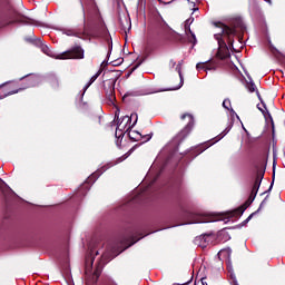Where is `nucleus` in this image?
I'll list each match as a JSON object with an SVG mask.
<instances>
[{
	"label": "nucleus",
	"instance_id": "nucleus-1",
	"mask_svg": "<svg viewBox=\"0 0 285 285\" xmlns=\"http://www.w3.org/2000/svg\"><path fill=\"white\" fill-rule=\"evenodd\" d=\"M80 4L83 14V31L79 33L72 29H63V35L83 39L86 32H106V22L101 17V12H99L97 2L95 0H80Z\"/></svg>",
	"mask_w": 285,
	"mask_h": 285
},
{
	"label": "nucleus",
	"instance_id": "nucleus-2",
	"mask_svg": "<svg viewBox=\"0 0 285 285\" xmlns=\"http://www.w3.org/2000/svg\"><path fill=\"white\" fill-rule=\"evenodd\" d=\"M215 28H220V33H216L214 37L218 41V50L216 53L217 59H220L224 61L225 59H230V50L228 49V46L233 48V43H235V35L237 32H244L246 30V26L244 24V21L239 18H236L229 22V24H226L224 22H214ZM222 37H227V43L226 40Z\"/></svg>",
	"mask_w": 285,
	"mask_h": 285
},
{
	"label": "nucleus",
	"instance_id": "nucleus-3",
	"mask_svg": "<svg viewBox=\"0 0 285 285\" xmlns=\"http://www.w3.org/2000/svg\"><path fill=\"white\" fill-rule=\"evenodd\" d=\"M254 168L256 170V177L247 200L238 208L226 212L225 217L222 216L219 219H233V217H240L246 212V208H248V206H250V204L255 202V197H257V193L259 191V187L262 186L264 175H266V163H264V160H258L254 164Z\"/></svg>",
	"mask_w": 285,
	"mask_h": 285
},
{
	"label": "nucleus",
	"instance_id": "nucleus-4",
	"mask_svg": "<svg viewBox=\"0 0 285 285\" xmlns=\"http://www.w3.org/2000/svg\"><path fill=\"white\" fill-rule=\"evenodd\" d=\"M7 10L0 13V28L12 26V23H24L26 26H38L39 22L17 11L10 0H4Z\"/></svg>",
	"mask_w": 285,
	"mask_h": 285
},
{
	"label": "nucleus",
	"instance_id": "nucleus-5",
	"mask_svg": "<svg viewBox=\"0 0 285 285\" xmlns=\"http://www.w3.org/2000/svg\"><path fill=\"white\" fill-rule=\"evenodd\" d=\"M20 81L21 83L17 81L7 82L9 83V91L0 96V99H4V97H9L10 95H17V92H21L22 90H28V88H35L37 86V76L30 73L20 78Z\"/></svg>",
	"mask_w": 285,
	"mask_h": 285
},
{
	"label": "nucleus",
	"instance_id": "nucleus-6",
	"mask_svg": "<svg viewBox=\"0 0 285 285\" xmlns=\"http://www.w3.org/2000/svg\"><path fill=\"white\" fill-rule=\"evenodd\" d=\"M186 117H188V124L174 138V141L177 144V146H179L184 141V139H186V137H188L190 135V132L193 131V128L195 126V118L193 117V115L183 114L180 116V119L184 121V119H186Z\"/></svg>",
	"mask_w": 285,
	"mask_h": 285
},
{
	"label": "nucleus",
	"instance_id": "nucleus-7",
	"mask_svg": "<svg viewBox=\"0 0 285 285\" xmlns=\"http://www.w3.org/2000/svg\"><path fill=\"white\" fill-rule=\"evenodd\" d=\"M83 48H81V46H75L71 49L58 55L56 59H83Z\"/></svg>",
	"mask_w": 285,
	"mask_h": 285
},
{
	"label": "nucleus",
	"instance_id": "nucleus-8",
	"mask_svg": "<svg viewBox=\"0 0 285 285\" xmlns=\"http://www.w3.org/2000/svg\"><path fill=\"white\" fill-rule=\"evenodd\" d=\"M117 83V78H110L105 81L104 88L106 90V96L110 104H115V100L117 99L115 96V85Z\"/></svg>",
	"mask_w": 285,
	"mask_h": 285
},
{
	"label": "nucleus",
	"instance_id": "nucleus-9",
	"mask_svg": "<svg viewBox=\"0 0 285 285\" xmlns=\"http://www.w3.org/2000/svg\"><path fill=\"white\" fill-rule=\"evenodd\" d=\"M224 137H226V132H223V134L216 136L214 139L198 145L195 148V153H197V155H202V153H204L205 150H208V148H210V146H214V144H217V141H222V139H224Z\"/></svg>",
	"mask_w": 285,
	"mask_h": 285
},
{
	"label": "nucleus",
	"instance_id": "nucleus-10",
	"mask_svg": "<svg viewBox=\"0 0 285 285\" xmlns=\"http://www.w3.org/2000/svg\"><path fill=\"white\" fill-rule=\"evenodd\" d=\"M262 105L265 108V110L262 109L261 107H258V110H261V112L264 115L265 119H269V121L272 124V139L275 142V122L273 121V116H271V112L266 108V104H264V101H262Z\"/></svg>",
	"mask_w": 285,
	"mask_h": 285
},
{
	"label": "nucleus",
	"instance_id": "nucleus-11",
	"mask_svg": "<svg viewBox=\"0 0 285 285\" xmlns=\"http://www.w3.org/2000/svg\"><path fill=\"white\" fill-rule=\"evenodd\" d=\"M132 117H135V121L132 124V126H136L137 125V119H138V116L137 114H131V116H125L122 118V120L119 119V114H115V118L117 119V126H121L124 124V121H127V124H129V121H132Z\"/></svg>",
	"mask_w": 285,
	"mask_h": 285
},
{
	"label": "nucleus",
	"instance_id": "nucleus-12",
	"mask_svg": "<svg viewBox=\"0 0 285 285\" xmlns=\"http://www.w3.org/2000/svg\"><path fill=\"white\" fill-rule=\"evenodd\" d=\"M246 88L250 92H256L258 99H262V96H259V91L257 90V86L255 85V82H253V80L246 83Z\"/></svg>",
	"mask_w": 285,
	"mask_h": 285
},
{
	"label": "nucleus",
	"instance_id": "nucleus-13",
	"mask_svg": "<svg viewBox=\"0 0 285 285\" xmlns=\"http://www.w3.org/2000/svg\"><path fill=\"white\" fill-rule=\"evenodd\" d=\"M48 81L51 88H53V90H57V88H59V78H57V76L49 77Z\"/></svg>",
	"mask_w": 285,
	"mask_h": 285
},
{
	"label": "nucleus",
	"instance_id": "nucleus-14",
	"mask_svg": "<svg viewBox=\"0 0 285 285\" xmlns=\"http://www.w3.org/2000/svg\"><path fill=\"white\" fill-rule=\"evenodd\" d=\"M206 71L208 70H217V63L214 60L205 61Z\"/></svg>",
	"mask_w": 285,
	"mask_h": 285
},
{
	"label": "nucleus",
	"instance_id": "nucleus-15",
	"mask_svg": "<svg viewBox=\"0 0 285 285\" xmlns=\"http://www.w3.org/2000/svg\"><path fill=\"white\" fill-rule=\"evenodd\" d=\"M173 188H174L175 193H181V179L180 178H177L176 180H174Z\"/></svg>",
	"mask_w": 285,
	"mask_h": 285
},
{
	"label": "nucleus",
	"instance_id": "nucleus-16",
	"mask_svg": "<svg viewBox=\"0 0 285 285\" xmlns=\"http://www.w3.org/2000/svg\"><path fill=\"white\" fill-rule=\"evenodd\" d=\"M129 139L131 141H139V139H141V134H139L138 131H131L129 132Z\"/></svg>",
	"mask_w": 285,
	"mask_h": 285
},
{
	"label": "nucleus",
	"instance_id": "nucleus-17",
	"mask_svg": "<svg viewBox=\"0 0 285 285\" xmlns=\"http://www.w3.org/2000/svg\"><path fill=\"white\" fill-rule=\"evenodd\" d=\"M176 70H178V75L180 78V83L178 87L173 88V90H179V88H181V86H184V76L181 75V67L177 66Z\"/></svg>",
	"mask_w": 285,
	"mask_h": 285
},
{
	"label": "nucleus",
	"instance_id": "nucleus-18",
	"mask_svg": "<svg viewBox=\"0 0 285 285\" xmlns=\"http://www.w3.org/2000/svg\"><path fill=\"white\" fill-rule=\"evenodd\" d=\"M101 75V69L96 73L91 78H90V81L88 82V85L86 86V88H90V86H92V83H95V81H97V79H99V76Z\"/></svg>",
	"mask_w": 285,
	"mask_h": 285
},
{
	"label": "nucleus",
	"instance_id": "nucleus-19",
	"mask_svg": "<svg viewBox=\"0 0 285 285\" xmlns=\"http://www.w3.org/2000/svg\"><path fill=\"white\" fill-rule=\"evenodd\" d=\"M200 239L205 244H210V242H213V234H204L200 236Z\"/></svg>",
	"mask_w": 285,
	"mask_h": 285
},
{
	"label": "nucleus",
	"instance_id": "nucleus-20",
	"mask_svg": "<svg viewBox=\"0 0 285 285\" xmlns=\"http://www.w3.org/2000/svg\"><path fill=\"white\" fill-rule=\"evenodd\" d=\"M40 48H41V50L45 55H48V57H50V55H52V51L50 50V47H48L43 42H41Z\"/></svg>",
	"mask_w": 285,
	"mask_h": 285
},
{
	"label": "nucleus",
	"instance_id": "nucleus-21",
	"mask_svg": "<svg viewBox=\"0 0 285 285\" xmlns=\"http://www.w3.org/2000/svg\"><path fill=\"white\" fill-rule=\"evenodd\" d=\"M188 41L189 43H193V46L197 45V36H195V33H191V36H188Z\"/></svg>",
	"mask_w": 285,
	"mask_h": 285
},
{
	"label": "nucleus",
	"instance_id": "nucleus-22",
	"mask_svg": "<svg viewBox=\"0 0 285 285\" xmlns=\"http://www.w3.org/2000/svg\"><path fill=\"white\" fill-rule=\"evenodd\" d=\"M101 271H102V267L98 265L94 272V276L97 277V279H99V277L101 276Z\"/></svg>",
	"mask_w": 285,
	"mask_h": 285
},
{
	"label": "nucleus",
	"instance_id": "nucleus-23",
	"mask_svg": "<svg viewBox=\"0 0 285 285\" xmlns=\"http://www.w3.org/2000/svg\"><path fill=\"white\" fill-rule=\"evenodd\" d=\"M128 157H130V151H128L127 154H125L124 156L119 157L117 159V164H121V161H126V159H128Z\"/></svg>",
	"mask_w": 285,
	"mask_h": 285
},
{
	"label": "nucleus",
	"instance_id": "nucleus-24",
	"mask_svg": "<svg viewBox=\"0 0 285 285\" xmlns=\"http://www.w3.org/2000/svg\"><path fill=\"white\" fill-rule=\"evenodd\" d=\"M196 70H204L206 72V62H198L196 65Z\"/></svg>",
	"mask_w": 285,
	"mask_h": 285
},
{
	"label": "nucleus",
	"instance_id": "nucleus-25",
	"mask_svg": "<svg viewBox=\"0 0 285 285\" xmlns=\"http://www.w3.org/2000/svg\"><path fill=\"white\" fill-rule=\"evenodd\" d=\"M223 107L226 109V110H230V100L229 99H225L223 101Z\"/></svg>",
	"mask_w": 285,
	"mask_h": 285
},
{
	"label": "nucleus",
	"instance_id": "nucleus-26",
	"mask_svg": "<svg viewBox=\"0 0 285 285\" xmlns=\"http://www.w3.org/2000/svg\"><path fill=\"white\" fill-rule=\"evenodd\" d=\"M189 224H202V219H199V216L194 215L193 220Z\"/></svg>",
	"mask_w": 285,
	"mask_h": 285
},
{
	"label": "nucleus",
	"instance_id": "nucleus-27",
	"mask_svg": "<svg viewBox=\"0 0 285 285\" xmlns=\"http://www.w3.org/2000/svg\"><path fill=\"white\" fill-rule=\"evenodd\" d=\"M94 262H95V258H91L88 266V261H86V273H88V271H91Z\"/></svg>",
	"mask_w": 285,
	"mask_h": 285
},
{
	"label": "nucleus",
	"instance_id": "nucleus-28",
	"mask_svg": "<svg viewBox=\"0 0 285 285\" xmlns=\"http://www.w3.org/2000/svg\"><path fill=\"white\" fill-rule=\"evenodd\" d=\"M253 215H255V213L250 214V215L242 223V226H246V224H248V222H250V219H253Z\"/></svg>",
	"mask_w": 285,
	"mask_h": 285
},
{
	"label": "nucleus",
	"instance_id": "nucleus-29",
	"mask_svg": "<svg viewBox=\"0 0 285 285\" xmlns=\"http://www.w3.org/2000/svg\"><path fill=\"white\" fill-rule=\"evenodd\" d=\"M193 21H195V18H189V19H187V20L185 21V26L190 27L191 23H193Z\"/></svg>",
	"mask_w": 285,
	"mask_h": 285
},
{
	"label": "nucleus",
	"instance_id": "nucleus-30",
	"mask_svg": "<svg viewBox=\"0 0 285 285\" xmlns=\"http://www.w3.org/2000/svg\"><path fill=\"white\" fill-rule=\"evenodd\" d=\"M220 253H226L228 255V257H230V254L233 253V249L226 248V249L220 250Z\"/></svg>",
	"mask_w": 285,
	"mask_h": 285
},
{
	"label": "nucleus",
	"instance_id": "nucleus-31",
	"mask_svg": "<svg viewBox=\"0 0 285 285\" xmlns=\"http://www.w3.org/2000/svg\"><path fill=\"white\" fill-rule=\"evenodd\" d=\"M267 199H268V196H267V197H265V198H264V200L261 203L259 208H262V207L266 206V202H267Z\"/></svg>",
	"mask_w": 285,
	"mask_h": 285
},
{
	"label": "nucleus",
	"instance_id": "nucleus-32",
	"mask_svg": "<svg viewBox=\"0 0 285 285\" xmlns=\"http://www.w3.org/2000/svg\"><path fill=\"white\" fill-rule=\"evenodd\" d=\"M105 285H118L115 281L109 279Z\"/></svg>",
	"mask_w": 285,
	"mask_h": 285
},
{
	"label": "nucleus",
	"instance_id": "nucleus-33",
	"mask_svg": "<svg viewBox=\"0 0 285 285\" xmlns=\"http://www.w3.org/2000/svg\"><path fill=\"white\" fill-rule=\"evenodd\" d=\"M188 32H190V27L185 24V35H188Z\"/></svg>",
	"mask_w": 285,
	"mask_h": 285
},
{
	"label": "nucleus",
	"instance_id": "nucleus-34",
	"mask_svg": "<svg viewBox=\"0 0 285 285\" xmlns=\"http://www.w3.org/2000/svg\"><path fill=\"white\" fill-rule=\"evenodd\" d=\"M144 138L146 139V141H150V139H153V136L147 135V136H144Z\"/></svg>",
	"mask_w": 285,
	"mask_h": 285
},
{
	"label": "nucleus",
	"instance_id": "nucleus-35",
	"mask_svg": "<svg viewBox=\"0 0 285 285\" xmlns=\"http://www.w3.org/2000/svg\"><path fill=\"white\" fill-rule=\"evenodd\" d=\"M190 284V281L186 282V283H183V284H179V283H174L173 285H188Z\"/></svg>",
	"mask_w": 285,
	"mask_h": 285
},
{
	"label": "nucleus",
	"instance_id": "nucleus-36",
	"mask_svg": "<svg viewBox=\"0 0 285 285\" xmlns=\"http://www.w3.org/2000/svg\"><path fill=\"white\" fill-rule=\"evenodd\" d=\"M125 22L127 23V26H129V30H130V27H131V24H130V20L125 19Z\"/></svg>",
	"mask_w": 285,
	"mask_h": 285
},
{
	"label": "nucleus",
	"instance_id": "nucleus-37",
	"mask_svg": "<svg viewBox=\"0 0 285 285\" xmlns=\"http://www.w3.org/2000/svg\"><path fill=\"white\" fill-rule=\"evenodd\" d=\"M193 35H195V32H193V30L190 29V31H188L187 38L191 37Z\"/></svg>",
	"mask_w": 285,
	"mask_h": 285
},
{
	"label": "nucleus",
	"instance_id": "nucleus-38",
	"mask_svg": "<svg viewBox=\"0 0 285 285\" xmlns=\"http://www.w3.org/2000/svg\"><path fill=\"white\" fill-rule=\"evenodd\" d=\"M273 170H275V160L273 163ZM273 179H275V171L273 173Z\"/></svg>",
	"mask_w": 285,
	"mask_h": 285
},
{
	"label": "nucleus",
	"instance_id": "nucleus-39",
	"mask_svg": "<svg viewBox=\"0 0 285 285\" xmlns=\"http://www.w3.org/2000/svg\"><path fill=\"white\" fill-rule=\"evenodd\" d=\"M160 30H161V32H166V30H168V28L167 27H161Z\"/></svg>",
	"mask_w": 285,
	"mask_h": 285
},
{
	"label": "nucleus",
	"instance_id": "nucleus-40",
	"mask_svg": "<svg viewBox=\"0 0 285 285\" xmlns=\"http://www.w3.org/2000/svg\"><path fill=\"white\" fill-rule=\"evenodd\" d=\"M120 26H122L124 30H126V26H124V21L120 20Z\"/></svg>",
	"mask_w": 285,
	"mask_h": 285
},
{
	"label": "nucleus",
	"instance_id": "nucleus-41",
	"mask_svg": "<svg viewBox=\"0 0 285 285\" xmlns=\"http://www.w3.org/2000/svg\"><path fill=\"white\" fill-rule=\"evenodd\" d=\"M273 184L274 181H272L271 186H269V189L268 190H272L273 189Z\"/></svg>",
	"mask_w": 285,
	"mask_h": 285
},
{
	"label": "nucleus",
	"instance_id": "nucleus-42",
	"mask_svg": "<svg viewBox=\"0 0 285 285\" xmlns=\"http://www.w3.org/2000/svg\"><path fill=\"white\" fill-rule=\"evenodd\" d=\"M1 184H6V183L3 181V179L0 178V185H1Z\"/></svg>",
	"mask_w": 285,
	"mask_h": 285
},
{
	"label": "nucleus",
	"instance_id": "nucleus-43",
	"mask_svg": "<svg viewBox=\"0 0 285 285\" xmlns=\"http://www.w3.org/2000/svg\"><path fill=\"white\" fill-rule=\"evenodd\" d=\"M98 120H99V124H101V117H99Z\"/></svg>",
	"mask_w": 285,
	"mask_h": 285
},
{
	"label": "nucleus",
	"instance_id": "nucleus-44",
	"mask_svg": "<svg viewBox=\"0 0 285 285\" xmlns=\"http://www.w3.org/2000/svg\"><path fill=\"white\" fill-rule=\"evenodd\" d=\"M266 1H268V3H271V0H266Z\"/></svg>",
	"mask_w": 285,
	"mask_h": 285
}]
</instances>
